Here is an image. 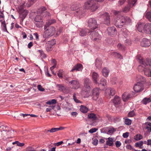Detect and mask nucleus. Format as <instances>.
<instances>
[{
    "mask_svg": "<svg viewBox=\"0 0 151 151\" xmlns=\"http://www.w3.org/2000/svg\"><path fill=\"white\" fill-rule=\"evenodd\" d=\"M137 59L139 60L140 64L138 68L139 70L140 71L143 70L146 76L148 77H151V70L147 67L149 65L148 63L146 61V59L144 60L141 57H137Z\"/></svg>",
    "mask_w": 151,
    "mask_h": 151,
    "instance_id": "1",
    "label": "nucleus"
},
{
    "mask_svg": "<svg viewBox=\"0 0 151 151\" xmlns=\"http://www.w3.org/2000/svg\"><path fill=\"white\" fill-rule=\"evenodd\" d=\"M131 21V20L129 17L120 16L115 19L114 23L117 27L121 28L126 23H130Z\"/></svg>",
    "mask_w": 151,
    "mask_h": 151,
    "instance_id": "2",
    "label": "nucleus"
},
{
    "mask_svg": "<svg viewBox=\"0 0 151 151\" xmlns=\"http://www.w3.org/2000/svg\"><path fill=\"white\" fill-rule=\"evenodd\" d=\"M86 7L90 10L92 12H94L98 8L96 3L93 0H88L85 4Z\"/></svg>",
    "mask_w": 151,
    "mask_h": 151,
    "instance_id": "3",
    "label": "nucleus"
},
{
    "mask_svg": "<svg viewBox=\"0 0 151 151\" xmlns=\"http://www.w3.org/2000/svg\"><path fill=\"white\" fill-rule=\"evenodd\" d=\"M45 30L43 35V37H49L52 36L55 32V28L53 27H48Z\"/></svg>",
    "mask_w": 151,
    "mask_h": 151,
    "instance_id": "4",
    "label": "nucleus"
},
{
    "mask_svg": "<svg viewBox=\"0 0 151 151\" xmlns=\"http://www.w3.org/2000/svg\"><path fill=\"white\" fill-rule=\"evenodd\" d=\"M90 37L94 41L97 42H99L101 38V35L98 32H96L95 31L91 32L90 34Z\"/></svg>",
    "mask_w": 151,
    "mask_h": 151,
    "instance_id": "5",
    "label": "nucleus"
},
{
    "mask_svg": "<svg viewBox=\"0 0 151 151\" xmlns=\"http://www.w3.org/2000/svg\"><path fill=\"white\" fill-rule=\"evenodd\" d=\"M88 26L91 29H94L98 27V24L94 18H90L88 21Z\"/></svg>",
    "mask_w": 151,
    "mask_h": 151,
    "instance_id": "6",
    "label": "nucleus"
},
{
    "mask_svg": "<svg viewBox=\"0 0 151 151\" xmlns=\"http://www.w3.org/2000/svg\"><path fill=\"white\" fill-rule=\"evenodd\" d=\"M134 89L136 92H139L143 89V84L140 82H137L134 86Z\"/></svg>",
    "mask_w": 151,
    "mask_h": 151,
    "instance_id": "7",
    "label": "nucleus"
},
{
    "mask_svg": "<svg viewBox=\"0 0 151 151\" xmlns=\"http://www.w3.org/2000/svg\"><path fill=\"white\" fill-rule=\"evenodd\" d=\"M69 83L72 86V88L74 89L78 88L80 87V83L79 81L76 80H73L70 81Z\"/></svg>",
    "mask_w": 151,
    "mask_h": 151,
    "instance_id": "8",
    "label": "nucleus"
},
{
    "mask_svg": "<svg viewBox=\"0 0 151 151\" xmlns=\"http://www.w3.org/2000/svg\"><path fill=\"white\" fill-rule=\"evenodd\" d=\"M144 32L151 35V23H147L144 25Z\"/></svg>",
    "mask_w": 151,
    "mask_h": 151,
    "instance_id": "9",
    "label": "nucleus"
},
{
    "mask_svg": "<svg viewBox=\"0 0 151 151\" xmlns=\"http://www.w3.org/2000/svg\"><path fill=\"white\" fill-rule=\"evenodd\" d=\"M57 102L56 100L55 99H52L50 101H48L46 102V103L47 104L50 105V106H48L50 109H54L55 111L56 110V109H55V106L54 105L55 104H56Z\"/></svg>",
    "mask_w": 151,
    "mask_h": 151,
    "instance_id": "10",
    "label": "nucleus"
},
{
    "mask_svg": "<svg viewBox=\"0 0 151 151\" xmlns=\"http://www.w3.org/2000/svg\"><path fill=\"white\" fill-rule=\"evenodd\" d=\"M28 13V11L26 9L19 12L20 18L22 21L26 17Z\"/></svg>",
    "mask_w": 151,
    "mask_h": 151,
    "instance_id": "11",
    "label": "nucleus"
},
{
    "mask_svg": "<svg viewBox=\"0 0 151 151\" xmlns=\"http://www.w3.org/2000/svg\"><path fill=\"white\" fill-rule=\"evenodd\" d=\"M150 42L148 39L143 38L141 42V45L142 47H147L150 46Z\"/></svg>",
    "mask_w": 151,
    "mask_h": 151,
    "instance_id": "12",
    "label": "nucleus"
},
{
    "mask_svg": "<svg viewBox=\"0 0 151 151\" xmlns=\"http://www.w3.org/2000/svg\"><path fill=\"white\" fill-rule=\"evenodd\" d=\"M99 92V89L98 88H94L93 90V99L96 101L98 97Z\"/></svg>",
    "mask_w": 151,
    "mask_h": 151,
    "instance_id": "13",
    "label": "nucleus"
},
{
    "mask_svg": "<svg viewBox=\"0 0 151 151\" xmlns=\"http://www.w3.org/2000/svg\"><path fill=\"white\" fill-rule=\"evenodd\" d=\"M83 69L82 65L79 63L77 64L76 65L73 66V68L71 70V72H73L74 70L81 71Z\"/></svg>",
    "mask_w": 151,
    "mask_h": 151,
    "instance_id": "14",
    "label": "nucleus"
},
{
    "mask_svg": "<svg viewBox=\"0 0 151 151\" xmlns=\"http://www.w3.org/2000/svg\"><path fill=\"white\" fill-rule=\"evenodd\" d=\"M132 95L127 92H124L122 95V99L124 101H126L132 97Z\"/></svg>",
    "mask_w": 151,
    "mask_h": 151,
    "instance_id": "15",
    "label": "nucleus"
},
{
    "mask_svg": "<svg viewBox=\"0 0 151 151\" xmlns=\"http://www.w3.org/2000/svg\"><path fill=\"white\" fill-rule=\"evenodd\" d=\"M107 31L109 35H114L116 34V29L114 27H109L107 29Z\"/></svg>",
    "mask_w": 151,
    "mask_h": 151,
    "instance_id": "16",
    "label": "nucleus"
},
{
    "mask_svg": "<svg viewBox=\"0 0 151 151\" xmlns=\"http://www.w3.org/2000/svg\"><path fill=\"white\" fill-rule=\"evenodd\" d=\"M79 35L81 36H86L87 33L89 32V30L87 29H80L79 30Z\"/></svg>",
    "mask_w": 151,
    "mask_h": 151,
    "instance_id": "17",
    "label": "nucleus"
},
{
    "mask_svg": "<svg viewBox=\"0 0 151 151\" xmlns=\"http://www.w3.org/2000/svg\"><path fill=\"white\" fill-rule=\"evenodd\" d=\"M88 119L92 121L93 122H95L97 119L96 115L93 113L88 114Z\"/></svg>",
    "mask_w": 151,
    "mask_h": 151,
    "instance_id": "18",
    "label": "nucleus"
},
{
    "mask_svg": "<svg viewBox=\"0 0 151 151\" xmlns=\"http://www.w3.org/2000/svg\"><path fill=\"white\" fill-rule=\"evenodd\" d=\"M80 5L79 4H73L71 6L70 9L72 11H76L79 8Z\"/></svg>",
    "mask_w": 151,
    "mask_h": 151,
    "instance_id": "19",
    "label": "nucleus"
},
{
    "mask_svg": "<svg viewBox=\"0 0 151 151\" xmlns=\"http://www.w3.org/2000/svg\"><path fill=\"white\" fill-rule=\"evenodd\" d=\"M91 83V81L90 79L88 78H86L84 80V86L87 89L90 88V85Z\"/></svg>",
    "mask_w": 151,
    "mask_h": 151,
    "instance_id": "20",
    "label": "nucleus"
},
{
    "mask_svg": "<svg viewBox=\"0 0 151 151\" xmlns=\"http://www.w3.org/2000/svg\"><path fill=\"white\" fill-rule=\"evenodd\" d=\"M87 89V90H82L81 92V94L84 97H86L88 96L90 90L89 88Z\"/></svg>",
    "mask_w": 151,
    "mask_h": 151,
    "instance_id": "21",
    "label": "nucleus"
},
{
    "mask_svg": "<svg viewBox=\"0 0 151 151\" xmlns=\"http://www.w3.org/2000/svg\"><path fill=\"white\" fill-rule=\"evenodd\" d=\"M106 92L108 93L109 95L113 96L115 93V91L114 89L109 88L107 89L106 90Z\"/></svg>",
    "mask_w": 151,
    "mask_h": 151,
    "instance_id": "22",
    "label": "nucleus"
},
{
    "mask_svg": "<svg viewBox=\"0 0 151 151\" xmlns=\"http://www.w3.org/2000/svg\"><path fill=\"white\" fill-rule=\"evenodd\" d=\"M104 15L105 17V24L108 25L110 24V22L109 16V15L107 13L104 14Z\"/></svg>",
    "mask_w": 151,
    "mask_h": 151,
    "instance_id": "23",
    "label": "nucleus"
},
{
    "mask_svg": "<svg viewBox=\"0 0 151 151\" xmlns=\"http://www.w3.org/2000/svg\"><path fill=\"white\" fill-rule=\"evenodd\" d=\"M92 78L95 83H98L97 81L98 79L99 76L97 73L96 72H93L92 75Z\"/></svg>",
    "mask_w": 151,
    "mask_h": 151,
    "instance_id": "24",
    "label": "nucleus"
},
{
    "mask_svg": "<svg viewBox=\"0 0 151 151\" xmlns=\"http://www.w3.org/2000/svg\"><path fill=\"white\" fill-rule=\"evenodd\" d=\"M113 102L115 104H119L121 103L120 98L118 96H115L113 100Z\"/></svg>",
    "mask_w": 151,
    "mask_h": 151,
    "instance_id": "25",
    "label": "nucleus"
},
{
    "mask_svg": "<svg viewBox=\"0 0 151 151\" xmlns=\"http://www.w3.org/2000/svg\"><path fill=\"white\" fill-rule=\"evenodd\" d=\"M144 27L143 24L139 23L138 24L137 29L139 32H144Z\"/></svg>",
    "mask_w": 151,
    "mask_h": 151,
    "instance_id": "26",
    "label": "nucleus"
},
{
    "mask_svg": "<svg viewBox=\"0 0 151 151\" xmlns=\"http://www.w3.org/2000/svg\"><path fill=\"white\" fill-rule=\"evenodd\" d=\"M108 140L106 142V144L110 146H112L114 145L113 139L112 138L109 137L108 138Z\"/></svg>",
    "mask_w": 151,
    "mask_h": 151,
    "instance_id": "27",
    "label": "nucleus"
},
{
    "mask_svg": "<svg viewBox=\"0 0 151 151\" xmlns=\"http://www.w3.org/2000/svg\"><path fill=\"white\" fill-rule=\"evenodd\" d=\"M47 10L45 6H42L38 9L37 12L38 14H42L45 13L44 12Z\"/></svg>",
    "mask_w": 151,
    "mask_h": 151,
    "instance_id": "28",
    "label": "nucleus"
},
{
    "mask_svg": "<svg viewBox=\"0 0 151 151\" xmlns=\"http://www.w3.org/2000/svg\"><path fill=\"white\" fill-rule=\"evenodd\" d=\"M109 73V70L107 68H104L102 70V74L105 77L107 76Z\"/></svg>",
    "mask_w": 151,
    "mask_h": 151,
    "instance_id": "29",
    "label": "nucleus"
},
{
    "mask_svg": "<svg viewBox=\"0 0 151 151\" xmlns=\"http://www.w3.org/2000/svg\"><path fill=\"white\" fill-rule=\"evenodd\" d=\"M88 110V109L86 106L81 105L80 108V111L83 113H86Z\"/></svg>",
    "mask_w": 151,
    "mask_h": 151,
    "instance_id": "30",
    "label": "nucleus"
},
{
    "mask_svg": "<svg viewBox=\"0 0 151 151\" xmlns=\"http://www.w3.org/2000/svg\"><path fill=\"white\" fill-rule=\"evenodd\" d=\"M137 1V0H128V5L131 7L134 6Z\"/></svg>",
    "mask_w": 151,
    "mask_h": 151,
    "instance_id": "31",
    "label": "nucleus"
},
{
    "mask_svg": "<svg viewBox=\"0 0 151 151\" xmlns=\"http://www.w3.org/2000/svg\"><path fill=\"white\" fill-rule=\"evenodd\" d=\"M57 86L58 87V90L60 91H64L66 90V88L62 84H58Z\"/></svg>",
    "mask_w": 151,
    "mask_h": 151,
    "instance_id": "32",
    "label": "nucleus"
},
{
    "mask_svg": "<svg viewBox=\"0 0 151 151\" xmlns=\"http://www.w3.org/2000/svg\"><path fill=\"white\" fill-rule=\"evenodd\" d=\"M6 133L7 135L10 136V137L11 136H13L14 134V131L12 129H10L7 131Z\"/></svg>",
    "mask_w": 151,
    "mask_h": 151,
    "instance_id": "33",
    "label": "nucleus"
},
{
    "mask_svg": "<svg viewBox=\"0 0 151 151\" xmlns=\"http://www.w3.org/2000/svg\"><path fill=\"white\" fill-rule=\"evenodd\" d=\"M1 27L4 31L8 32L6 27L5 21L4 22H2L1 23Z\"/></svg>",
    "mask_w": 151,
    "mask_h": 151,
    "instance_id": "34",
    "label": "nucleus"
},
{
    "mask_svg": "<svg viewBox=\"0 0 151 151\" xmlns=\"http://www.w3.org/2000/svg\"><path fill=\"white\" fill-rule=\"evenodd\" d=\"M100 85L104 86L106 85V81L104 79L102 78L100 81V83H99Z\"/></svg>",
    "mask_w": 151,
    "mask_h": 151,
    "instance_id": "35",
    "label": "nucleus"
},
{
    "mask_svg": "<svg viewBox=\"0 0 151 151\" xmlns=\"http://www.w3.org/2000/svg\"><path fill=\"white\" fill-rule=\"evenodd\" d=\"M145 16L146 18L151 22V11L147 12Z\"/></svg>",
    "mask_w": 151,
    "mask_h": 151,
    "instance_id": "36",
    "label": "nucleus"
},
{
    "mask_svg": "<svg viewBox=\"0 0 151 151\" xmlns=\"http://www.w3.org/2000/svg\"><path fill=\"white\" fill-rule=\"evenodd\" d=\"M35 23L36 26L39 28L41 27L43 25L42 21L35 22Z\"/></svg>",
    "mask_w": 151,
    "mask_h": 151,
    "instance_id": "37",
    "label": "nucleus"
},
{
    "mask_svg": "<svg viewBox=\"0 0 151 151\" xmlns=\"http://www.w3.org/2000/svg\"><path fill=\"white\" fill-rule=\"evenodd\" d=\"M138 81H139V82L142 83L143 84L144 82L145 81V79L144 77L140 76H139Z\"/></svg>",
    "mask_w": 151,
    "mask_h": 151,
    "instance_id": "38",
    "label": "nucleus"
},
{
    "mask_svg": "<svg viewBox=\"0 0 151 151\" xmlns=\"http://www.w3.org/2000/svg\"><path fill=\"white\" fill-rule=\"evenodd\" d=\"M143 144V141H141L136 143L135 144V146L137 147H139L141 148V147L142 145Z\"/></svg>",
    "mask_w": 151,
    "mask_h": 151,
    "instance_id": "39",
    "label": "nucleus"
},
{
    "mask_svg": "<svg viewBox=\"0 0 151 151\" xmlns=\"http://www.w3.org/2000/svg\"><path fill=\"white\" fill-rule=\"evenodd\" d=\"M35 2V0H28V3L26 4L27 7H29Z\"/></svg>",
    "mask_w": 151,
    "mask_h": 151,
    "instance_id": "40",
    "label": "nucleus"
},
{
    "mask_svg": "<svg viewBox=\"0 0 151 151\" xmlns=\"http://www.w3.org/2000/svg\"><path fill=\"white\" fill-rule=\"evenodd\" d=\"M145 129H147V131L149 132H151V123H149L147 126L145 127Z\"/></svg>",
    "mask_w": 151,
    "mask_h": 151,
    "instance_id": "41",
    "label": "nucleus"
},
{
    "mask_svg": "<svg viewBox=\"0 0 151 151\" xmlns=\"http://www.w3.org/2000/svg\"><path fill=\"white\" fill-rule=\"evenodd\" d=\"M131 7L128 5L126 6H125L123 9V11L125 12H127L129 10L130 8Z\"/></svg>",
    "mask_w": 151,
    "mask_h": 151,
    "instance_id": "42",
    "label": "nucleus"
},
{
    "mask_svg": "<svg viewBox=\"0 0 151 151\" xmlns=\"http://www.w3.org/2000/svg\"><path fill=\"white\" fill-rule=\"evenodd\" d=\"M142 136L140 134H137L134 137V139L137 141H138L142 138Z\"/></svg>",
    "mask_w": 151,
    "mask_h": 151,
    "instance_id": "43",
    "label": "nucleus"
},
{
    "mask_svg": "<svg viewBox=\"0 0 151 151\" xmlns=\"http://www.w3.org/2000/svg\"><path fill=\"white\" fill-rule=\"evenodd\" d=\"M35 22L42 21L41 16L39 15L36 16L35 19Z\"/></svg>",
    "mask_w": 151,
    "mask_h": 151,
    "instance_id": "44",
    "label": "nucleus"
},
{
    "mask_svg": "<svg viewBox=\"0 0 151 151\" xmlns=\"http://www.w3.org/2000/svg\"><path fill=\"white\" fill-rule=\"evenodd\" d=\"M38 51L40 53V55L42 58H45L46 57V55L44 53L42 50H39Z\"/></svg>",
    "mask_w": 151,
    "mask_h": 151,
    "instance_id": "45",
    "label": "nucleus"
},
{
    "mask_svg": "<svg viewBox=\"0 0 151 151\" xmlns=\"http://www.w3.org/2000/svg\"><path fill=\"white\" fill-rule=\"evenodd\" d=\"M46 44L47 45L46 47V50L48 51L51 50L52 46L51 45L49 44L48 43H46Z\"/></svg>",
    "mask_w": 151,
    "mask_h": 151,
    "instance_id": "46",
    "label": "nucleus"
},
{
    "mask_svg": "<svg viewBox=\"0 0 151 151\" xmlns=\"http://www.w3.org/2000/svg\"><path fill=\"white\" fill-rule=\"evenodd\" d=\"M114 55L115 56V57H116V58H120L122 59V57L121 55H120L119 53H118L116 52H113Z\"/></svg>",
    "mask_w": 151,
    "mask_h": 151,
    "instance_id": "47",
    "label": "nucleus"
},
{
    "mask_svg": "<svg viewBox=\"0 0 151 151\" xmlns=\"http://www.w3.org/2000/svg\"><path fill=\"white\" fill-rule=\"evenodd\" d=\"M95 65L97 68L100 67L101 65V61L98 60H96V61Z\"/></svg>",
    "mask_w": 151,
    "mask_h": 151,
    "instance_id": "48",
    "label": "nucleus"
},
{
    "mask_svg": "<svg viewBox=\"0 0 151 151\" xmlns=\"http://www.w3.org/2000/svg\"><path fill=\"white\" fill-rule=\"evenodd\" d=\"M83 9L81 8H80L78 9V10L76 11V13H78L79 15H81L83 14Z\"/></svg>",
    "mask_w": 151,
    "mask_h": 151,
    "instance_id": "49",
    "label": "nucleus"
},
{
    "mask_svg": "<svg viewBox=\"0 0 151 151\" xmlns=\"http://www.w3.org/2000/svg\"><path fill=\"white\" fill-rule=\"evenodd\" d=\"M117 47L120 50H123L124 49L125 46L121 44H119L117 45Z\"/></svg>",
    "mask_w": 151,
    "mask_h": 151,
    "instance_id": "50",
    "label": "nucleus"
},
{
    "mask_svg": "<svg viewBox=\"0 0 151 151\" xmlns=\"http://www.w3.org/2000/svg\"><path fill=\"white\" fill-rule=\"evenodd\" d=\"M56 40L55 39L52 40L50 41H49L48 42V43H49V44L51 45L52 46L53 45H54L56 43Z\"/></svg>",
    "mask_w": 151,
    "mask_h": 151,
    "instance_id": "51",
    "label": "nucleus"
},
{
    "mask_svg": "<svg viewBox=\"0 0 151 151\" xmlns=\"http://www.w3.org/2000/svg\"><path fill=\"white\" fill-rule=\"evenodd\" d=\"M57 131H58L57 128H53L50 130H47V132H50L51 133H53L56 132Z\"/></svg>",
    "mask_w": 151,
    "mask_h": 151,
    "instance_id": "52",
    "label": "nucleus"
},
{
    "mask_svg": "<svg viewBox=\"0 0 151 151\" xmlns=\"http://www.w3.org/2000/svg\"><path fill=\"white\" fill-rule=\"evenodd\" d=\"M125 123L126 125H129L131 124V121L130 119H126L125 120Z\"/></svg>",
    "mask_w": 151,
    "mask_h": 151,
    "instance_id": "53",
    "label": "nucleus"
},
{
    "mask_svg": "<svg viewBox=\"0 0 151 151\" xmlns=\"http://www.w3.org/2000/svg\"><path fill=\"white\" fill-rule=\"evenodd\" d=\"M25 6V3L23 4H22L19 7V12L22 11L23 10H24V6Z\"/></svg>",
    "mask_w": 151,
    "mask_h": 151,
    "instance_id": "54",
    "label": "nucleus"
},
{
    "mask_svg": "<svg viewBox=\"0 0 151 151\" xmlns=\"http://www.w3.org/2000/svg\"><path fill=\"white\" fill-rule=\"evenodd\" d=\"M126 0H119L118 2V5L119 6L123 5L125 2Z\"/></svg>",
    "mask_w": 151,
    "mask_h": 151,
    "instance_id": "55",
    "label": "nucleus"
},
{
    "mask_svg": "<svg viewBox=\"0 0 151 151\" xmlns=\"http://www.w3.org/2000/svg\"><path fill=\"white\" fill-rule=\"evenodd\" d=\"M26 151H36L34 148L32 147L29 146L28 147L26 150Z\"/></svg>",
    "mask_w": 151,
    "mask_h": 151,
    "instance_id": "56",
    "label": "nucleus"
},
{
    "mask_svg": "<svg viewBox=\"0 0 151 151\" xmlns=\"http://www.w3.org/2000/svg\"><path fill=\"white\" fill-rule=\"evenodd\" d=\"M48 37H43V38L41 41V43L42 44V45H44L45 44H46V39Z\"/></svg>",
    "mask_w": 151,
    "mask_h": 151,
    "instance_id": "57",
    "label": "nucleus"
},
{
    "mask_svg": "<svg viewBox=\"0 0 151 151\" xmlns=\"http://www.w3.org/2000/svg\"><path fill=\"white\" fill-rule=\"evenodd\" d=\"M63 70H60L59 72L57 73V75L59 78H62V73Z\"/></svg>",
    "mask_w": 151,
    "mask_h": 151,
    "instance_id": "58",
    "label": "nucleus"
},
{
    "mask_svg": "<svg viewBox=\"0 0 151 151\" xmlns=\"http://www.w3.org/2000/svg\"><path fill=\"white\" fill-rule=\"evenodd\" d=\"M73 99L75 102L77 103H81L80 101L77 99L76 97V96L75 93H74L73 95Z\"/></svg>",
    "mask_w": 151,
    "mask_h": 151,
    "instance_id": "59",
    "label": "nucleus"
},
{
    "mask_svg": "<svg viewBox=\"0 0 151 151\" xmlns=\"http://www.w3.org/2000/svg\"><path fill=\"white\" fill-rule=\"evenodd\" d=\"M37 88L38 90L40 91H43L45 90V89L43 88L40 85H39L37 86Z\"/></svg>",
    "mask_w": 151,
    "mask_h": 151,
    "instance_id": "60",
    "label": "nucleus"
},
{
    "mask_svg": "<svg viewBox=\"0 0 151 151\" xmlns=\"http://www.w3.org/2000/svg\"><path fill=\"white\" fill-rule=\"evenodd\" d=\"M134 115V113L133 111H130L128 114V117H133Z\"/></svg>",
    "mask_w": 151,
    "mask_h": 151,
    "instance_id": "61",
    "label": "nucleus"
},
{
    "mask_svg": "<svg viewBox=\"0 0 151 151\" xmlns=\"http://www.w3.org/2000/svg\"><path fill=\"white\" fill-rule=\"evenodd\" d=\"M98 129L95 128H92L89 130L88 132L90 133H93L95 132Z\"/></svg>",
    "mask_w": 151,
    "mask_h": 151,
    "instance_id": "62",
    "label": "nucleus"
},
{
    "mask_svg": "<svg viewBox=\"0 0 151 151\" xmlns=\"http://www.w3.org/2000/svg\"><path fill=\"white\" fill-rule=\"evenodd\" d=\"M51 24L49 23V21L47 22H46L45 25L44 26V29H46L48 27H50L49 26Z\"/></svg>",
    "mask_w": 151,
    "mask_h": 151,
    "instance_id": "63",
    "label": "nucleus"
},
{
    "mask_svg": "<svg viewBox=\"0 0 151 151\" xmlns=\"http://www.w3.org/2000/svg\"><path fill=\"white\" fill-rule=\"evenodd\" d=\"M146 61L148 63L149 66L151 67V59L147 58H146Z\"/></svg>",
    "mask_w": 151,
    "mask_h": 151,
    "instance_id": "64",
    "label": "nucleus"
}]
</instances>
